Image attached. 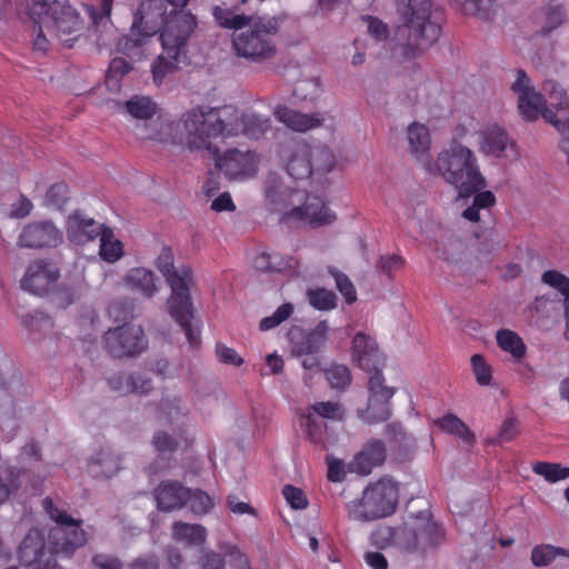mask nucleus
<instances>
[{
  "label": "nucleus",
  "instance_id": "obj_1",
  "mask_svg": "<svg viewBox=\"0 0 569 569\" xmlns=\"http://www.w3.org/2000/svg\"><path fill=\"white\" fill-rule=\"evenodd\" d=\"M184 131L172 136L162 130L150 137L167 140L186 141L190 150H210L211 140L218 137L229 138L243 134L249 139H259L271 128L269 118L257 113H242L239 116L236 108L224 106L221 108L193 107L182 114Z\"/></svg>",
  "mask_w": 569,
  "mask_h": 569
},
{
  "label": "nucleus",
  "instance_id": "obj_2",
  "mask_svg": "<svg viewBox=\"0 0 569 569\" xmlns=\"http://www.w3.org/2000/svg\"><path fill=\"white\" fill-rule=\"evenodd\" d=\"M42 506L56 522L49 531L50 550L46 549L43 533L33 528L19 547V558L21 565L30 569H59L56 556L70 558L78 548L87 543L88 535L82 529V520L69 516L50 497L43 499Z\"/></svg>",
  "mask_w": 569,
  "mask_h": 569
},
{
  "label": "nucleus",
  "instance_id": "obj_3",
  "mask_svg": "<svg viewBox=\"0 0 569 569\" xmlns=\"http://www.w3.org/2000/svg\"><path fill=\"white\" fill-rule=\"evenodd\" d=\"M511 90L518 97V108L526 121H535L541 116L561 134V149L569 163V97L553 81H547L543 90L549 92V104L543 96L535 90L531 80L522 69L517 70V78Z\"/></svg>",
  "mask_w": 569,
  "mask_h": 569
},
{
  "label": "nucleus",
  "instance_id": "obj_4",
  "mask_svg": "<svg viewBox=\"0 0 569 569\" xmlns=\"http://www.w3.org/2000/svg\"><path fill=\"white\" fill-rule=\"evenodd\" d=\"M156 267L164 277L171 295L167 300L168 312L180 326L191 347L200 343V330L193 326L194 308L190 287L193 283V272L188 266L174 268V257L171 247L164 246L156 259Z\"/></svg>",
  "mask_w": 569,
  "mask_h": 569
},
{
  "label": "nucleus",
  "instance_id": "obj_5",
  "mask_svg": "<svg viewBox=\"0 0 569 569\" xmlns=\"http://www.w3.org/2000/svg\"><path fill=\"white\" fill-rule=\"evenodd\" d=\"M32 22L42 23L64 47L72 48L80 38L83 21L69 0H13Z\"/></svg>",
  "mask_w": 569,
  "mask_h": 569
},
{
  "label": "nucleus",
  "instance_id": "obj_6",
  "mask_svg": "<svg viewBox=\"0 0 569 569\" xmlns=\"http://www.w3.org/2000/svg\"><path fill=\"white\" fill-rule=\"evenodd\" d=\"M113 0H100V6H89L88 13L94 26L96 44L99 51L121 52L130 58L140 57L142 47L152 36L150 31H141L138 18L134 19L130 34H120L110 22Z\"/></svg>",
  "mask_w": 569,
  "mask_h": 569
},
{
  "label": "nucleus",
  "instance_id": "obj_7",
  "mask_svg": "<svg viewBox=\"0 0 569 569\" xmlns=\"http://www.w3.org/2000/svg\"><path fill=\"white\" fill-rule=\"evenodd\" d=\"M439 174L458 188L459 196L470 197L486 186L476 154L468 147L453 141L437 158Z\"/></svg>",
  "mask_w": 569,
  "mask_h": 569
},
{
  "label": "nucleus",
  "instance_id": "obj_8",
  "mask_svg": "<svg viewBox=\"0 0 569 569\" xmlns=\"http://www.w3.org/2000/svg\"><path fill=\"white\" fill-rule=\"evenodd\" d=\"M197 28V19L193 14L173 17L160 30V41L164 54H160L152 63L153 81L160 86L163 79L172 74L179 63L186 59V48L190 36Z\"/></svg>",
  "mask_w": 569,
  "mask_h": 569
},
{
  "label": "nucleus",
  "instance_id": "obj_9",
  "mask_svg": "<svg viewBox=\"0 0 569 569\" xmlns=\"http://www.w3.org/2000/svg\"><path fill=\"white\" fill-rule=\"evenodd\" d=\"M247 28L232 36L234 54L249 62L261 63L273 58L277 51L274 37L279 24L276 18H260L250 21Z\"/></svg>",
  "mask_w": 569,
  "mask_h": 569
},
{
  "label": "nucleus",
  "instance_id": "obj_10",
  "mask_svg": "<svg viewBox=\"0 0 569 569\" xmlns=\"http://www.w3.org/2000/svg\"><path fill=\"white\" fill-rule=\"evenodd\" d=\"M156 419L168 425L172 432L158 430L152 437V446L160 456L172 455L192 443L187 431V413L180 407V399H162L156 409Z\"/></svg>",
  "mask_w": 569,
  "mask_h": 569
},
{
  "label": "nucleus",
  "instance_id": "obj_11",
  "mask_svg": "<svg viewBox=\"0 0 569 569\" xmlns=\"http://www.w3.org/2000/svg\"><path fill=\"white\" fill-rule=\"evenodd\" d=\"M398 496L397 483L391 479L381 478L363 490L361 499L348 503V516L356 521L388 517L396 511Z\"/></svg>",
  "mask_w": 569,
  "mask_h": 569
},
{
  "label": "nucleus",
  "instance_id": "obj_12",
  "mask_svg": "<svg viewBox=\"0 0 569 569\" xmlns=\"http://www.w3.org/2000/svg\"><path fill=\"white\" fill-rule=\"evenodd\" d=\"M407 1L405 28L408 30V43L403 48V57L409 60L418 57L423 48L433 44L441 34V28L430 20V0Z\"/></svg>",
  "mask_w": 569,
  "mask_h": 569
},
{
  "label": "nucleus",
  "instance_id": "obj_13",
  "mask_svg": "<svg viewBox=\"0 0 569 569\" xmlns=\"http://www.w3.org/2000/svg\"><path fill=\"white\" fill-rule=\"evenodd\" d=\"M335 164V156L328 147L297 141L290 147L286 170L291 178L303 180L313 173L326 174Z\"/></svg>",
  "mask_w": 569,
  "mask_h": 569
},
{
  "label": "nucleus",
  "instance_id": "obj_14",
  "mask_svg": "<svg viewBox=\"0 0 569 569\" xmlns=\"http://www.w3.org/2000/svg\"><path fill=\"white\" fill-rule=\"evenodd\" d=\"M398 548L408 553H426L439 546L445 538L442 528L431 520L405 522L393 531Z\"/></svg>",
  "mask_w": 569,
  "mask_h": 569
},
{
  "label": "nucleus",
  "instance_id": "obj_15",
  "mask_svg": "<svg viewBox=\"0 0 569 569\" xmlns=\"http://www.w3.org/2000/svg\"><path fill=\"white\" fill-rule=\"evenodd\" d=\"M126 110L131 117L146 121L141 128H138L140 131H138L137 134L140 139L179 144L186 143V141H178L171 138L167 140H160L153 137H149L160 130L163 132L169 131L172 133V136L184 131L182 124L178 127V124L182 121V117L178 121H168L162 118L152 120L157 112V104L152 101L151 98L144 96H134L126 102Z\"/></svg>",
  "mask_w": 569,
  "mask_h": 569
},
{
  "label": "nucleus",
  "instance_id": "obj_16",
  "mask_svg": "<svg viewBox=\"0 0 569 569\" xmlns=\"http://www.w3.org/2000/svg\"><path fill=\"white\" fill-rule=\"evenodd\" d=\"M397 389L386 385L382 371L373 372L368 381V403L358 410V418L366 423L385 422L391 417V399Z\"/></svg>",
  "mask_w": 569,
  "mask_h": 569
},
{
  "label": "nucleus",
  "instance_id": "obj_17",
  "mask_svg": "<svg viewBox=\"0 0 569 569\" xmlns=\"http://www.w3.org/2000/svg\"><path fill=\"white\" fill-rule=\"evenodd\" d=\"M209 151L213 153L216 167L230 180L250 179L258 172L260 157L254 151L231 148L220 153L212 142Z\"/></svg>",
  "mask_w": 569,
  "mask_h": 569
},
{
  "label": "nucleus",
  "instance_id": "obj_18",
  "mask_svg": "<svg viewBox=\"0 0 569 569\" xmlns=\"http://www.w3.org/2000/svg\"><path fill=\"white\" fill-rule=\"evenodd\" d=\"M104 345L112 357L120 359L140 355L148 342L140 326L124 323L104 333Z\"/></svg>",
  "mask_w": 569,
  "mask_h": 569
},
{
  "label": "nucleus",
  "instance_id": "obj_19",
  "mask_svg": "<svg viewBox=\"0 0 569 569\" xmlns=\"http://www.w3.org/2000/svg\"><path fill=\"white\" fill-rule=\"evenodd\" d=\"M307 411L300 416V426L303 428L309 440L315 443L323 441V435L327 430L326 423L316 416L333 421H342L345 419V410L337 401L316 402Z\"/></svg>",
  "mask_w": 569,
  "mask_h": 569
},
{
  "label": "nucleus",
  "instance_id": "obj_20",
  "mask_svg": "<svg viewBox=\"0 0 569 569\" xmlns=\"http://www.w3.org/2000/svg\"><path fill=\"white\" fill-rule=\"evenodd\" d=\"M189 0H144L140 4L139 12L141 17L140 22L143 20L146 23H152L150 32L152 34L161 30L169 20L173 17L181 14H191L190 12L179 11L188 4Z\"/></svg>",
  "mask_w": 569,
  "mask_h": 569
},
{
  "label": "nucleus",
  "instance_id": "obj_21",
  "mask_svg": "<svg viewBox=\"0 0 569 569\" xmlns=\"http://www.w3.org/2000/svg\"><path fill=\"white\" fill-rule=\"evenodd\" d=\"M336 214L329 210L326 201L319 196L308 194L302 206H296L283 212L282 220L308 222L312 227H321L336 221Z\"/></svg>",
  "mask_w": 569,
  "mask_h": 569
},
{
  "label": "nucleus",
  "instance_id": "obj_22",
  "mask_svg": "<svg viewBox=\"0 0 569 569\" xmlns=\"http://www.w3.org/2000/svg\"><path fill=\"white\" fill-rule=\"evenodd\" d=\"M62 242V232L51 221L32 222L23 227L18 238L21 248L57 247Z\"/></svg>",
  "mask_w": 569,
  "mask_h": 569
},
{
  "label": "nucleus",
  "instance_id": "obj_23",
  "mask_svg": "<svg viewBox=\"0 0 569 569\" xmlns=\"http://www.w3.org/2000/svg\"><path fill=\"white\" fill-rule=\"evenodd\" d=\"M328 330L327 321H320L310 331H305L301 328L290 329L288 336L291 353L296 357L318 353L327 340Z\"/></svg>",
  "mask_w": 569,
  "mask_h": 569
},
{
  "label": "nucleus",
  "instance_id": "obj_24",
  "mask_svg": "<svg viewBox=\"0 0 569 569\" xmlns=\"http://www.w3.org/2000/svg\"><path fill=\"white\" fill-rule=\"evenodd\" d=\"M352 359L360 369L371 375L376 371H382L385 366V357L376 341L363 332H358L353 337Z\"/></svg>",
  "mask_w": 569,
  "mask_h": 569
},
{
  "label": "nucleus",
  "instance_id": "obj_25",
  "mask_svg": "<svg viewBox=\"0 0 569 569\" xmlns=\"http://www.w3.org/2000/svg\"><path fill=\"white\" fill-rule=\"evenodd\" d=\"M103 227L82 210H74L68 216L66 232L72 243L84 244L98 238Z\"/></svg>",
  "mask_w": 569,
  "mask_h": 569
},
{
  "label": "nucleus",
  "instance_id": "obj_26",
  "mask_svg": "<svg viewBox=\"0 0 569 569\" xmlns=\"http://www.w3.org/2000/svg\"><path fill=\"white\" fill-rule=\"evenodd\" d=\"M59 271L49 263L38 260L30 263L21 280V288L33 295L41 296L58 280Z\"/></svg>",
  "mask_w": 569,
  "mask_h": 569
},
{
  "label": "nucleus",
  "instance_id": "obj_27",
  "mask_svg": "<svg viewBox=\"0 0 569 569\" xmlns=\"http://www.w3.org/2000/svg\"><path fill=\"white\" fill-rule=\"evenodd\" d=\"M387 457L386 445L382 440L370 439L363 448L355 455L350 462V470L361 476L371 473L373 468L381 466Z\"/></svg>",
  "mask_w": 569,
  "mask_h": 569
},
{
  "label": "nucleus",
  "instance_id": "obj_28",
  "mask_svg": "<svg viewBox=\"0 0 569 569\" xmlns=\"http://www.w3.org/2000/svg\"><path fill=\"white\" fill-rule=\"evenodd\" d=\"M478 137L479 151L485 156L501 158L508 149H512L515 146L507 131L497 124L479 130Z\"/></svg>",
  "mask_w": 569,
  "mask_h": 569
},
{
  "label": "nucleus",
  "instance_id": "obj_29",
  "mask_svg": "<svg viewBox=\"0 0 569 569\" xmlns=\"http://www.w3.org/2000/svg\"><path fill=\"white\" fill-rule=\"evenodd\" d=\"M157 507L161 511L179 510L184 507L188 499V488L176 480H166L154 490Z\"/></svg>",
  "mask_w": 569,
  "mask_h": 569
},
{
  "label": "nucleus",
  "instance_id": "obj_30",
  "mask_svg": "<svg viewBox=\"0 0 569 569\" xmlns=\"http://www.w3.org/2000/svg\"><path fill=\"white\" fill-rule=\"evenodd\" d=\"M298 191L286 187L277 174H270L264 183V197L273 211H289L293 203L292 198Z\"/></svg>",
  "mask_w": 569,
  "mask_h": 569
},
{
  "label": "nucleus",
  "instance_id": "obj_31",
  "mask_svg": "<svg viewBox=\"0 0 569 569\" xmlns=\"http://www.w3.org/2000/svg\"><path fill=\"white\" fill-rule=\"evenodd\" d=\"M274 117L288 128L299 132L317 128L325 120L320 113L306 114L286 106H278L274 109Z\"/></svg>",
  "mask_w": 569,
  "mask_h": 569
},
{
  "label": "nucleus",
  "instance_id": "obj_32",
  "mask_svg": "<svg viewBox=\"0 0 569 569\" xmlns=\"http://www.w3.org/2000/svg\"><path fill=\"white\" fill-rule=\"evenodd\" d=\"M108 385L113 391L120 392L122 395H146L152 388L151 379L146 378L141 373L137 372L130 375L118 372L108 378Z\"/></svg>",
  "mask_w": 569,
  "mask_h": 569
},
{
  "label": "nucleus",
  "instance_id": "obj_33",
  "mask_svg": "<svg viewBox=\"0 0 569 569\" xmlns=\"http://www.w3.org/2000/svg\"><path fill=\"white\" fill-rule=\"evenodd\" d=\"M124 283L146 298L153 297L158 291L153 271L143 267L130 269L124 277Z\"/></svg>",
  "mask_w": 569,
  "mask_h": 569
},
{
  "label": "nucleus",
  "instance_id": "obj_34",
  "mask_svg": "<svg viewBox=\"0 0 569 569\" xmlns=\"http://www.w3.org/2000/svg\"><path fill=\"white\" fill-rule=\"evenodd\" d=\"M120 470V459L109 449H102L89 459L88 473L92 478H110Z\"/></svg>",
  "mask_w": 569,
  "mask_h": 569
},
{
  "label": "nucleus",
  "instance_id": "obj_35",
  "mask_svg": "<svg viewBox=\"0 0 569 569\" xmlns=\"http://www.w3.org/2000/svg\"><path fill=\"white\" fill-rule=\"evenodd\" d=\"M497 345L499 348L512 356L515 361H520L527 351V347L522 338L512 330L500 329L496 335Z\"/></svg>",
  "mask_w": 569,
  "mask_h": 569
},
{
  "label": "nucleus",
  "instance_id": "obj_36",
  "mask_svg": "<svg viewBox=\"0 0 569 569\" xmlns=\"http://www.w3.org/2000/svg\"><path fill=\"white\" fill-rule=\"evenodd\" d=\"M172 537L174 540L184 541L189 546H200L206 541L207 531L201 525L178 521L172 526Z\"/></svg>",
  "mask_w": 569,
  "mask_h": 569
},
{
  "label": "nucleus",
  "instance_id": "obj_37",
  "mask_svg": "<svg viewBox=\"0 0 569 569\" xmlns=\"http://www.w3.org/2000/svg\"><path fill=\"white\" fill-rule=\"evenodd\" d=\"M407 138L410 151L416 158L419 159L428 154L431 141L429 130L425 124L417 122L411 123L408 127Z\"/></svg>",
  "mask_w": 569,
  "mask_h": 569
},
{
  "label": "nucleus",
  "instance_id": "obj_38",
  "mask_svg": "<svg viewBox=\"0 0 569 569\" xmlns=\"http://www.w3.org/2000/svg\"><path fill=\"white\" fill-rule=\"evenodd\" d=\"M99 254L107 262H116L123 254V243L116 238L110 227H103L100 233Z\"/></svg>",
  "mask_w": 569,
  "mask_h": 569
},
{
  "label": "nucleus",
  "instance_id": "obj_39",
  "mask_svg": "<svg viewBox=\"0 0 569 569\" xmlns=\"http://www.w3.org/2000/svg\"><path fill=\"white\" fill-rule=\"evenodd\" d=\"M212 16L219 27L234 30V32L246 28L252 20L251 16L237 14L233 10L222 6H214L212 8Z\"/></svg>",
  "mask_w": 569,
  "mask_h": 569
},
{
  "label": "nucleus",
  "instance_id": "obj_40",
  "mask_svg": "<svg viewBox=\"0 0 569 569\" xmlns=\"http://www.w3.org/2000/svg\"><path fill=\"white\" fill-rule=\"evenodd\" d=\"M436 425L442 430L450 435L457 436L466 442H472L475 436L470 432L466 423L460 420L457 416L448 413L436 421Z\"/></svg>",
  "mask_w": 569,
  "mask_h": 569
},
{
  "label": "nucleus",
  "instance_id": "obj_41",
  "mask_svg": "<svg viewBox=\"0 0 569 569\" xmlns=\"http://www.w3.org/2000/svg\"><path fill=\"white\" fill-rule=\"evenodd\" d=\"M532 471L550 483L569 478V467H562L560 463L537 461L532 465Z\"/></svg>",
  "mask_w": 569,
  "mask_h": 569
},
{
  "label": "nucleus",
  "instance_id": "obj_42",
  "mask_svg": "<svg viewBox=\"0 0 569 569\" xmlns=\"http://www.w3.org/2000/svg\"><path fill=\"white\" fill-rule=\"evenodd\" d=\"M569 558V549L553 547L551 545H540L532 549L531 561L536 567L550 565L557 557Z\"/></svg>",
  "mask_w": 569,
  "mask_h": 569
},
{
  "label": "nucleus",
  "instance_id": "obj_43",
  "mask_svg": "<svg viewBox=\"0 0 569 569\" xmlns=\"http://www.w3.org/2000/svg\"><path fill=\"white\" fill-rule=\"evenodd\" d=\"M456 9L461 10L467 16H475L481 19H488L491 9V0H448Z\"/></svg>",
  "mask_w": 569,
  "mask_h": 569
},
{
  "label": "nucleus",
  "instance_id": "obj_44",
  "mask_svg": "<svg viewBox=\"0 0 569 569\" xmlns=\"http://www.w3.org/2000/svg\"><path fill=\"white\" fill-rule=\"evenodd\" d=\"M309 303L317 310L328 311L337 307V296L333 291L317 288L307 292Z\"/></svg>",
  "mask_w": 569,
  "mask_h": 569
},
{
  "label": "nucleus",
  "instance_id": "obj_45",
  "mask_svg": "<svg viewBox=\"0 0 569 569\" xmlns=\"http://www.w3.org/2000/svg\"><path fill=\"white\" fill-rule=\"evenodd\" d=\"M323 371L330 387L333 389L345 390L351 383V372L345 365L332 363Z\"/></svg>",
  "mask_w": 569,
  "mask_h": 569
},
{
  "label": "nucleus",
  "instance_id": "obj_46",
  "mask_svg": "<svg viewBox=\"0 0 569 569\" xmlns=\"http://www.w3.org/2000/svg\"><path fill=\"white\" fill-rule=\"evenodd\" d=\"M213 503L209 495L200 489L188 488V499L184 507H188L196 515L209 512Z\"/></svg>",
  "mask_w": 569,
  "mask_h": 569
},
{
  "label": "nucleus",
  "instance_id": "obj_47",
  "mask_svg": "<svg viewBox=\"0 0 569 569\" xmlns=\"http://www.w3.org/2000/svg\"><path fill=\"white\" fill-rule=\"evenodd\" d=\"M276 254H270L267 252H262L254 258V267L262 271H276L282 272L287 269L292 268L296 264V260L292 257H289L287 261L272 262V259H276Z\"/></svg>",
  "mask_w": 569,
  "mask_h": 569
},
{
  "label": "nucleus",
  "instance_id": "obj_48",
  "mask_svg": "<svg viewBox=\"0 0 569 569\" xmlns=\"http://www.w3.org/2000/svg\"><path fill=\"white\" fill-rule=\"evenodd\" d=\"M542 282L563 296V307L569 306V278L567 276L557 270H547L542 274Z\"/></svg>",
  "mask_w": 569,
  "mask_h": 569
},
{
  "label": "nucleus",
  "instance_id": "obj_49",
  "mask_svg": "<svg viewBox=\"0 0 569 569\" xmlns=\"http://www.w3.org/2000/svg\"><path fill=\"white\" fill-rule=\"evenodd\" d=\"M133 66L132 62L124 59V58H113L110 61L107 76H106V82L108 86L117 87L120 79L123 78L126 74H128L132 70Z\"/></svg>",
  "mask_w": 569,
  "mask_h": 569
},
{
  "label": "nucleus",
  "instance_id": "obj_50",
  "mask_svg": "<svg viewBox=\"0 0 569 569\" xmlns=\"http://www.w3.org/2000/svg\"><path fill=\"white\" fill-rule=\"evenodd\" d=\"M69 200V188L66 182L52 184L46 194V204L62 210Z\"/></svg>",
  "mask_w": 569,
  "mask_h": 569
},
{
  "label": "nucleus",
  "instance_id": "obj_51",
  "mask_svg": "<svg viewBox=\"0 0 569 569\" xmlns=\"http://www.w3.org/2000/svg\"><path fill=\"white\" fill-rule=\"evenodd\" d=\"M470 361L477 383L480 386H489L492 381V369L491 366L487 363L485 357L480 353H476L471 357Z\"/></svg>",
  "mask_w": 569,
  "mask_h": 569
},
{
  "label": "nucleus",
  "instance_id": "obj_52",
  "mask_svg": "<svg viewBox=\"0 0 569 569\" xmlns=\"http://www.w3.org/2000/svg\"><path fill=\"white\" fill-rule=\"evenodd\" d=\"M293 312V306L290 302L281 305L271 316L264 317L259 325L260 330L267 331L276 328L286 321Z\"/></svg>",
  "mask_w": 569,
  "mask_h": 569
},
{
  "label": "nucleus",
  "instance_id": "obj_53",
  "mask_svg": "<svg viewBox=\"0 0 569 569\" xmlns=\"http://www.w3.org/2000/svg\"><path fill=\"white\" fill-rule=\"evenodd\" d=\"M332 277L335 278L336 287L339 292L343 296L346 302L351 305L357 300V291L347 274L340 272L338 270L330 271Z\"/></svg>",
  "mask_w": 569,
  "mask_h": 569
},
{
  "label": "nucleus",
  "instance_id": "obj_54",
  "mask_svg": "<svg viewBox=\"0 0 569 569\" xmlns=\"http://www.w3.org/2000/svg\"><path fill=\"white\" fill-rule=\"evenodd\" d=\"M566 18L565 10L561 6H551L546 11V21L540 30L541 36H548L552 30L560 27Z\"/></svg>",
  "mask_w": 569,
  "mask_h": 569
},
{
  "label": "nucleus",
  "instance_id": "obj_55",
  "mask_svg": "<svg viewBox=\"0 0 569 569\" xmlns=\"http://www.w3.org/2000/svg\"><path fill=\"white\" fill-rule=\"evenodd\" d=\"M282 495L287 502L293 509H303L308 506V499L302 489L291 485H286L282 489Z\"/></svg>",
  "mask_w": 569,
  "mask_h": 569
},
{
  "label": "nucleus",
  "instance_id": "obj_56",
  "mask_svg": "<svg viewBox=\"0 0 569 569\" xmlns=\"http://www.w3.org/2000/svg\"><path fill=\"white\" fill-rule=\"evenodd\" d=\"M519 435L518 420L515 417H507L502 422L497 439L493 442L502 443L509 442L517 438Z\"/></svg>",
  "mask_w": 569,
  "mask_h": 569
},
{
  "label": "nucleus",
  "instance_id": "obj_57",
  "mask_svg": "<svg viewBox=\"0 0 569 569\" xmlns=\"http://www.w3.org/2000/svg\"><path fill=\"white\" fill-rule=\"evenodd\" d=\"M216 353L220 362L239 367L243 363V359L233 348H229L223 343H217Z\"/></svg>",
  "mask_w": 569,
  "mask_h": 569
},
{
  "label": "nucleus",
  "instance_id": "obj_58",
  "mask_svg": "<svg viewBox=\"0 0 569 569\" xmlns=\"http://www.w3.org/2000/svg\"><path fill=\"white\" fill-rule=\"evenodd\" d=\"M224 553L230 557L231 566L236 569H251V563L247 555L241 552L237 546L227 545Z\"/></svg>",
  "mask_w": 569,
  "mask_h": 569
},
{
  "label": "nucleus",
  "instance_id": "obj_59",
  "mask_svg": "<svg viewBox=\"0 0 569 569\" xmlns=\"http://www.w3.org/2000/svg\"><path fill=\"white\" fill-rule=\"evenodd\" d=\"M200 569H224V557L216 551L207 550L200 558Z\"/></svg>",
  "mask_w": 569,
  "mask_h": 569
},
{
  "label": "nucleus",
  "instance_id": "obj_60",
  "mask_svg": "<svg viewBox=\"0 0 569 569\" xmlns=\"http://www.w3.org/2000/svg\"><path fill=\"white\" fill-rule=\"evenodd\" d=\"M363 20L368 23L369 34L377 41L386 40L388 37V27L380 19L367 16Z\"/></svg>",
  "mask_w": 569,
  "mask_h": 569
},
{
  "label": "nucleus",
  "instance_id": "obj_61",
  "mask_svg": "<svg viewBox=\"0 0 569 569\" xmlns=\"http://www.w3.org/2000/svg\"><path fill=\"white\" fill-rule=\"evenodd\" d=\"M405 263V260L399 254L385 256L380 258V268L389 278L392 273L400 270Z\"/></svg>",
  "mask_w": 569,
  "mask_h": 569
},
{
  "label": "nucleus",
  "instance_id": "obj_62",
  "mask_svg": "<svg viewBox=\"0 0 569 569\" xmlns=\"http://www.w3.org/2000/svg\"><path fill=\"white\" fill-rule=\"evenodd\" d=\"M46 27L42 23L33 22V50L46 53L49 50V40L46 34Z\"/></svg>",
  "mask_w": 569,
  "mask_h": 569
},
{
  "label": "nucleus",
  "instance_id": "obj_63",
  "mask_svg": "<svg viewBox=\"0 0 569 569\" xmlns=\"http://www.w3.org/2000/svg\"><path fill=\"white\" fill-rule=\"evenodd\" d=\"M92 563L100 569H123L118 558L102 553L94 555Z\"/></svg>",
  "mask_w": 569,
  "mask_h": 569
},
{
  "label": "nucleus",
  "instance_id": "obj_64",
  "mask_svg": "<svg viewBox=\"0 0 569 569\" xmlns=\"http://www.w3.org/2000/svg\"><path fill=\"white\" fill-rule=\"evenodd\" d=\"M227 503L229 509L237 515H251L256 516V509L247 502L239 501L236 495H229L227 497Z\"/></svg>",
  "mask_w": 569,
  "mask_h": 569
}]
</instances>
